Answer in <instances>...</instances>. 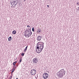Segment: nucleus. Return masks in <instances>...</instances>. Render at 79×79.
<instances>
[{
  "mask_svg": "<svg viewBox=\"0 0 79 79\" xmlns=\"http://www.w3.org/2000/svg\"><path fill=\"white\" fill-rule=\"evenodd\" d=\"M78 9H79V7H78Z\"/></svg>",
  "mask_w": 79,
  "mask_h": 79,
  "instance_id": "obj_30",
  "label": "nucleus"
},
{
  "mask_svg": "<svg viewBox=\"0 0 79 79\" xmlns=\"http://www.w3.org/2000/svg\"><path fill=\"white\" fill-rule=\"evenodd\" d=\"M47 6L48 7H49V5H47Z\"/></svg>",
  "mask_w": 79,
  "mask_h": 79,
  "instance_id": "obj_27",
  "label": "nucleus"
},
{
  "mask_svg": "<svg viewBox=\"0 0 79 79\" xmlns=\"http://www.w3.org/2000/svg\"><path fill=\"white\" fill-rule=\"evenodd\" d=\"M38 32V31H37V32H38V33H39V32Z\"/></svg>",
  "mask_w": 79,
  "mask_h": 79,
  "instance_id": "obj_32",
  "label": "nucleus"
},
{
  "mask_svg": "<svg viewBox=\"0 0 79 79\" xmlns=\"http://www.w3.org/2000/svg\"><path fill=\"white\" fill-rule=\"evenodd\" d=\"M11 78H12V76H11L10 77V79H11Z\"/></svg>",
  "mask_w": 79,
  "mask_h": 79,
  "instance_id": "obj_26",
  "label": "nucleus"
},
{
  "mask_svg": "<svg viewBox=\"0 0 79 79\" xmlns=\"http://www.w3.org/2000/svg\"><path fill=\"white\" fill-rule=\"evenodd\" d=\"M40 39H41V38H42V36H40Z\"/></svg>",
  "mask_w": 79,
  "mask_h": 79,
  "instance_id": "obj_28",
  "label": "nucleus"
},
{
  "mask_svg": "<svg viewBox=\"0 0 79 79\" xmlns=\"http://www.w3.org/2000/svg\"><path fill=\"white\" fill-rule=\"evenodd\" d=\"M32 31H33V32H34V27H32Z\"/></svg>",
  "mask_w": 79,
  "mask_h": 79,
  "instance_id": "obj_15",
  "label": "nucleus"
},
{
  "mask_svg": "<svg viewBox=\"0 0 79 79\" xmlns=\"http://www.w3.org/2000/svg\"><path fill=\"white\" fill-rule=\"evenodd\" d=\"M11 39H12V38H11V36H10L8 39V41H11Z\"/></svg>",
  "mask_w": 79,
  "mask_h": 79,
  "instance_id": "obj_10",
  "label": "nucleus"
},
{
  "mask_svg": "<svg viewBox=\"0 0 79 79\" xmlns=\"http://www.w3.org/2000/svg\"><path fill=\"white\" fill-rule=\"evenodd\" d=\"M16 65H14V68H16Z\"/></svg>",
  "mask_w": 79,
  "mask_h": 79,
  "instance_id": "obj_25",
  "label": "nucleus"
},
{
  "mask_svg": "<svg viewBox=\"0 0 79 79\" xmlns=\"http://www.w3.org/2000/svg\"><path fill=\"white\" fill-rule=\"evenodd\" d=\"M28 31L30 32H31V29H28Z\"/></svg>",
  "mask_w": 79,
  "mask_h": 79,
  "instance_id": "obj_19",
  "label": "nucleus"
},
{
  "mask_svg": "<svg viewBox=\"0 0 79 79\" xmlns=\"http://www.w3.org/2000/svg\"><path fill=\"white\" fill-rule=\"evenodd\" d=\"M31 74L32 76H34V75L35 74H36V70L33 69L31 70Z\"/></svg>",
  "mask_w": 79,
  "mask_h": 79,
  "instance_id": "obj_5",
  "label": "nucleus"
},
{
  "mask_svg": "<svg viewBox=\"0 0 79 79\" xmlns=\"http://www.w3.org/2000/svg\"><path fill=\"white\" fill-rule=\"evenodd\" d=\"M37 31H38L39 32H42V30H41L40 28H38Z\"/></svg>",
  "mask_w": 79,
  "mask_h": 79,
  "instance_id": "obj_12",
  "label": "nucleus"
},
{
  "mask_svg": "<svg viewBox=\"0 0 79 79\" xmlns=\"http://www.w3.org/2000/svg\"><path fill=\"white\" fill-rule=\"evenodd\" d=\"M27 27H30V26H29V25H27Z\"/></svg>",
  "mask_w": 79,
  "mask_h": 79,
  "instance_id": "obj_24",
  "label": "nucleus"
},
{
  "mask_svg": "<svg viewBox=\"0 0 79 79\" xmlns=\"http://www.w3.org/2000/svg\"><path fill=\"white\" fill-rule=\"evenodd\" d=\"M18 1H15L14 2H10L11 4L13 6H15L16 7V5H18Z\"/></svg>",
  "mask_w": 79,
  "mask_h": 79,
  "instance_id": "obj_4",
  "label": "nucleus"
},
{
  "mask_svg": "<svg viewBox=\"0 0 79 79\" xmlns=\"http://www.w3.org/2000/svg\"><path fill=\"white\" fill-rule=\"evenodd\" d=\"M19 61H20V63L21 62V61H22V58H21V59H20Z\"/></svg>",
  "mask_w": 79,
  "mask_h": 79,
  "instance_id": "obj_18",
  "label": "nucleus"
},
{
  "mask_svg": "<svg viewBox=\"0 0 79 79\" xmlns=\"http://www.w3.org/2000/svg\"><path fill=\"white\" fill-rule=\"evenodd\" d=\"M37 39V40L39 41H40V40H41L40 38V36H38Z\"/></svg>",
  "mask_w": 79,
  "mask_h": 79,
  "instance_id": "obj_8",
  "label": "nucleus"
},
{
  "mask_svg": "<svg viewBox=\"0 0 79 79\" xmlns=\"http://www.w3.org/2000/svg\"><path fill=\"white\" fill-rule=\"evenodd\" d=\"M39 43H41V42H40L37 43L36 47V50L37 52H38V53H40L42 51L44 46V43L43 42H41V44H40Z\"/></svg>",
  "mask_w": 79,
  "mask_h": 79,
  "instance_id": "obj_1",
  "label": "nucleus"
},
{
  "mask_svg": "<svg viewBox=\"0 0 79 79\" xmlns=\"http://www.w3.org/2000/svg\"><path fill=\"white\" fill-rule=\"evenodd\" d=\"M16 1L15 0H11L10 3H12V2H16Z\"/></svg>",
  "mask_w": 79,
  "mask_h": 79,
  "instance_id": "obj_14",
  "label": "nucleus"
},
{
  "mask_svg": "<svg viewBox=\"0 0 79 79\" xmlns=\"http://www.w3.org/2000/svg\"><path fill=\"white\" fill-rule=\"evenodd\" d=\"M24 53H22V54H21V55L22 56H23L24 55Z\"/></svg>",
  "mask_w": 79,
  "mask_h": 79,
  "instance_id": "obj_16",
  "label": "nucleus"
},
{
  "mask_svg": "<svg viewBox=\"0 0 79 79\" xmlns=\"http://www.w3.org/2000/svg\"><path fill=\"white\" fill-rule=\"evenodd\" d=\"M65 73H66V71L64 69H62L57 73V75L60 78H62L63 76H65Z\"/></svg>",
  "mask_w": 79,
  "mask_h": 79,
  "instance_id": "obj_2",
  "label": "nucleus"
},
{
  "mask_svg": "<svg viewBox=\"0 0 79 79\" xmlns=\"http://www.w3.org/2000/svg\"><path fill=\"white\" fill-rule=\"evenodd\" d=\"M29 31V28L28 29H27L25 31V33H26L27 32Z\"/></svg>",
  "mask_w": 79,
  "mask_h": 79,
  "instance_id": "obj_13",
  "label": "nucleus"
},
{
  "mask_svg": "<svg viewBox=\"0 0 79 79\" xmlns=\"http://www.w3.org/2000/svg\"><path fill=\"white\" fill-rule=\"evenodd\" d=\"M77 10H79V9H78Z\"/></svg>",
  "mask_w": 79,
  "mask_h": 79,
  "instance_id": "obj_33",
  "label": "nucleus"
},
{
  "mask_svg": "<svg viewBox=\"0 0 79 79\" xmlns=\"http://www.w3.org/2000/svg\"><path fill=\"white\" fill-rule=\"evenodd\" d=\"M32 34V31H28L27 32L24 33V35L25 37H26V35H27V36H28V37H29L30 36H31Z\"/></svg>",
  "mask_w": 79,
  "mask_h": 79,
  "instance_id": "obj_3",
  "label": "nucleus"
},
{
  "mask_svg": "<svg viewBox=\"0 0 79 79\" xmlns=\"http://www.w3.org/2000/svg\"><path fill=\"white\" fill-rule=\"evenodd\" d=\"M27 47H28V45H27L25 48L24 49V52H26V51H27Z\"/></svg>",
  "mask_w": 79,
  "mask_h": 79,
  "instance_id": "obj_9",
  "label": "nucleus"
},
{
  "mask_svg": "<svg viewBox=\"0 0 79 79\" xmlns=\"http://www.w3.org/2000/svg\"><path fill=\"white\" fill-rule=\"evenodd\" d=\"M15 69H14L12 71L11 73H13V72H14V71H15Z\"/></svg>",
  "mask_w": 79,
  "mask_h": 79,
  "instance_id": "obj_17",
  "label": "nucleus"
},
{
  "mask_svg": "<svg viewBox=\"0 0 79 79\" xmlns=\"http://www.w3.org/2000/svg\"><path fill=\"white\" fill-rule=\"evenodd\" d=\"M16 79H18V78H16Z\"/></svg>",
  "mask_w": 79,
  "mask_h": 79,
  "instance_id": "obj_31",
  "label": "nucleus"
},
{
  "mask_svg": "<svg viewBox=\"0 0 79 79\" xmlns=\"http://www.w3.org/2000/svg\"><path fill=\"white\" fill-rule=\"evenodd\" d=\"M16 64L15 63V62L13 63V66H15Z\"/></svg>",
  "mask_w": 79,
  "mask_h": 79,
  "instance_id": "obj_20",
  "label": "nucleus"
},
{
  "mask_svg": "<svg viewBox=\"0 0 79 79\" xmlns=\"http://www.w3.org/2000/svg\"><path fill=\"white\" fill-rule=\"evenodd\" d=\"M16 31L15 30H14V31H13L12 32V34H16Z\"/></svg>",
  "mask_w": 79,
  "mask_h": 79,
  "instance_id": "obj_11",
  "label": "nucleus"
},
{
  "mask_svg": "<svg viewBox=\"0 0 79 79\" xmlns=\"http://www.w3.org/2000/svg\"><path fill=\"white\" fill-rule=\"evenodd\" d=\"M14 63H15V64H16V63H17V61H15L14 62Z\"/></svg>",
  "mask_w": 79,
  "mask_h": 79,
  "instance_id": "obj_21",
  "label": "nucleus"
},
{
  "mask_svg": "<svg viewBox=\"0 0 79 79\" xmlns=\"http://www.w3.org/2000/svg\"><path fill=\"white\" fill-rule=\"evenodd\" d=\"M37 62H38V59H37V58L36 57L33 60V63L37 64Z\"/></svg>",
  "mask_w": 79,
  "mask_h": 79,
  "instance_id": "obj_7",
  "label": "nucleus"
},
{
  "mask_svg": "<svg viewBox=\"0 0 79 79\" xmlns=\"http://www.w3.org/2000/svg\"><path fill=\"white\" fill-rule=\"evenodd\" d=\"M79 2H77L76 4L77 5H79Z\"/></svg>",
  "mask_w": 79,
  "mask_h": 79,
  "instance_id": "obj_22",
  "label": "nucleus"
},
{
  "mask_svg": "<svg viewBox=\"0 0 79 79\" xmlns=\"http://www.w3.org/2000/svg\"><path fill=\"white\" fill-rule=\"evenodd\" d=\"M12 74H13V73L11 72V75H12Z\"/></svg>",
  "mask_w": 79,
  "mask_h": 79,
  "instance_id": "obj_29",
  "label": "nucleus"
},
{
  "mask_svg": "<svg viewBox=\"0 0 79 79\" xmlns=\"http://www.w3.org/2000/svg\"><path fill=\"white\" fill-rule=\"evenodd\" d=\"M6 79H7L6 78Z\"/></svg>",
  "mask_w": 79,
  "mask_h": 79,
  "instance_id": "obj_37",
  "label": "nucleus"
},
{
  "mask_svg": "<svg viewBox=\"0 0 79 79\" xmlns=\"http://www.w3.org/2000/svg\"><path fill=\"white\" fill-rule=\"evenodd\" d=\"M19 64H17V65H16V66H17V67H18V65H19Z\"/></svg>",
  "mask_w": 79,
  "mask_h": 79,
  "instance_id": "obj_23",
  "label": "nucleus"
},
{
  "mask_svg": "<svg viewBox=\"0 0 79 79\" xmlns=\"http://www.w3.org/2000/svg\"><path fill=\"white\" fill-rule=\"evenodd\" d=\"M39 44H40V43Z\"/></svg>",
  "mask_w": 79,
  "mask_h": 79,
  "instance_id": "obj_35",
  "label": "nucleus"
},
{
  "mask_svg": "<svg viewBox=\"0 0 79 79\" xmlns=\"http://www.w3.org/2000/svg\"><path fill=\"white\" fill-rule=\"evenodd\" d=\"M24 1H26V0H24Z\"/></svg>",
  "mask_w": 79,
  "mask_h": 79,
  "instance_id": "obj_34",
  "label": "nucleus"
},
{
  "mask_svg": "<svg viewBox=\"0 0 79 79\" xmlns=\"http://www.w3.org/2000/svg\"><path fill=\"white\" fill-rule=\"evenodd\" d=\"M48 77V74L47 73H44L43 75V77L44 79H47Z\"/></svg>",
  "mask_w": 79,
  "mask_h": 79,
  "instance_id": "obj_6",
  "label": "nucleus"
},
{
  "mask_svg": "<svg viewBox=\"0 0 79 79\" xmlns=\"http://www.w3.org/2000/svg\"><path fill=\"white\" fill-rule=\"evenodd\" d=\"M20 4H19V5Z\"/></svg>",
  "mask_w": 79,
  "mask_h": 79,
  "instance_id": "obj_36",
  "label": "nucleus"
}]
</instances>
